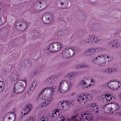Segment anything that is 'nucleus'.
I'll return each mask as SVG.
<instances>
[{"label": "nucleus", "mask_w": 121, "mask_h": 121, "mask_svg": "<svg viewBox=\"0 0 121 121\" xmlns=\"http://www.w3.org/2000/svg\"><path fill=\"white\" fill-rule=\"evenodd\" d=\"M56 88L55 86L51 87H47L43 89L41 93L36 98V100L38 101H40L42 99H45L43 101L42 105H41L38 108L42 107L43 106L46 107L49 105L53 101L54 98L52 97L54 94Z\"/></svg>", "instance_id": "obj_1"}, {"label": "nucleus", "mask_w": 121, "mask_h": 121, "mask_svg": "<svg viewBox=\"0 0 121 121\" xmlns=\"http://www.w3.org/2000/svg\"><path fill=\"white\" fill-rule=\"evenodd\" d=\"M75 73L76 75L77 74H80V73L71 72L67 74L64 78V81H65L67 84V88L63 87L64 83V81H62L60 83L58 86V92L60 93H66L67 91H69L74 86V84L72 80L75 77Z\"/></svg>", "instance_id": "obj_2"}, {"label": "nucleus", "mask_w": 121, "mask_h": 121, "mask_svg": "<svg viewBox=\"0 0 121 121\" xmlns=\"http://www.w3.org/2000/svg\"><path fill=\"white\" fill-rule=\"evenodd\" d=\"M121 86V82L116 79H112L108 81L106 83L102 86L103 88H109L112 91H115L120 88Z\"/></svg>", "instance_id": "obj_3"}, {"label": "nucleus", "mask_w": 121, "mask_h": 121, "mask_svg": "<svg viewBox=\"0 0 121 121\" xmlns=\"http://www.w3.org/2000/svg\"><path fill=\"white\" fill-rule=\"evenodd\" d=\"M110 58L109 56H106L105 54H100L97 56L93 60V61L95 65L99 67L105 66L107 62L106 58Z\"/></svg>", "instance_id": "obj_4"}, {"label": "nucleus", "mask_w": 121, "mask_h": 121, "mask_svg": "<svg viewBox=\"0 0 121 121\" xmlns=\"http://www.w3.org/2000/svg\"><path fill=\"white\" fill-rule=\"evenodd\" d=\"M78 101L80 102H83L85 103L87 101L90 100L92 98V95H85L83 94H80L77 95Z\"/></svg>", "instance_id": "obj_5"}, {"label": "nucleus", "mask_w": 121, "mask_h": 121, "mask_svg": "<svg viewBox=\"0 0 121 121\" xmlns=\"http://www.w3.org/2000/svg\"><path fill=\"white\" fill-rule=\"evenodd\" d=\"M22 81L19 80L16 82L14 86V92L16 93H20L24 91L25 87L22 83Z\"/></svg>", "instance_id": "obj_6"}, {"label": "nucleus", "mask_w": 121, "mask_h": 121, "mask_svg": "<svg viewBox=\"0 0 121 121\" xmlns=\"http://www.w3.org/2000/svg\"><path fill=\"white\" fill-rule=\"evenodd\" d=\"M49 47L48 48L47 50H50L51 52H53L58 51L61 48L62 44L60 42L54 43L49 44Z\"/></svg>", "instance_id": "obj_7"}, {"label": "nucleus", "mask_w": 121, "mask_h": 121, "mask_svg": "<svg viewBox=\"0 0 121 121\" xmlns=\"http://www.w3.org/2000/svg\"><path fill=\"white\" fill-rule=\"evenodd\" d=\"M72 52L74 54V50L70 48H67L63 49L60 54V56L62 58H68L70 56V53Z\"/></svg>", "instance_id": "obj_8"}, {"label": "nucleus", "mask_w": 121, "mask_h": 121, "mask_svg": "<svg viewBox=\"0 0 121 121\" xmlns=\"http://www.w3.org/2000/svg\"><path fill=\"white\" fill-rule=\"evenodd\" d=\"M79 117L80 121H92L93 119L91 115L88 113H82Z\"/></svg>", "instance_id": "obj_9"}, {"label": "nucleus", "mask_w": 121, "mask_h": 121, "mask_svg": "<svg viewBox=\"0 0 121 121\" xmlns=\"http://www.w3.org/2000/svg\"><path fill=\"white\" fill-rule=\"evenodd\" d=\"M59 104L60 105L62 108L64 109L65 108L67 110L69 108L71 107L73 104V102L71 100H66L61 101L59 103Z\"/></svg>", "instance_id": "obj_10"}, {"label": "nucleus", "mask_w": 121, "mask_h": 121, "mask_svg": "<svg viewBox=\"0 0 121 121\" xmlns=\"http://www.w3.org/2000/svg\"><path fill=\"white\" fill-rule=\"evenodd\" d=\"M87 108L91 109L95 113H98L99 111V107L95 103H90L87 106Z\"/></svg>", "instance_id": "obj_11"}, {"label": "nucleus", "mask_w": 121, "mask_h": 121, "mask_svg": "<svg viewBox=\"0 0 121 121\" xmlns=\"http://www.w3.org/2000/svg\"><path fill=\"white\" fill-rule=\"evenodd\" d=\"M95 81L92 79L91 80V84H86V82L84 80H81L78 83V84L82 88H87L88 87L94 84Z\"/></svg>", "instance_id": "obj_12"}, {"label": "nucleus", "mask_w": 121, "mask_h": 121, "mask_svg": "<svg viewBox=\"0 0 121 121\" xmlns=\"http://www.w3.org/2000/svg\"><path fill=\"white\" fill-rule=\"evenodd\" d=\"M95 50L93 48H88L84 51V53L86 56L93 57L96 53Z\"/></svg>", "instance_id": "obj_13"}, {"label": "nucleus", "mask_w": 121, "mask_h": 121, "mask_svg": "<svg viewBox=\"0 0 121 121\" xmlns=\"http://www.w3.org/2000/svg\"><path fill=\"white\" fill-rule=\"evenodd\" d=\"M16 26L19 27L22 30H24L26 28L27 24L26 22H18L16 23Z\"/></svg>", "instance_id": "obj_14"}, {"label": "nucleus", "mask_w": 121, "mask_h": 121, "mask_svg": "<svg viewBox=\"0 0 121 121\" xmlns=\"http://www.w3.org/2000/svg\"><path fill=\"white\" fill-rule=\"evenodd\" d=\"M32 108V105L31 104H28L25 106V108L22 110L21 113L23 116L27 114L31 111Z\"/></svg>", "instance_id": "obj_15"}, {"label": "nucleus", "mask_w": 121, "mask_h": 121, "mask_svg": "<svg viewBox=\"0 0 121 121\" xmlns=\"http://www.w3.org/2000/svg\"><path fill=\"white\" fill-rule=\"evenodd\" d=\"M99 100H102L103 99V101L104 100L105 98V99L106 101H110L111 100H112V99H114V97L112 95H111L110 94H106L105 95H102L100 97H99Z\"/></svg>", "instance_id": "obj_16"}, {"label": "nucleus", "mask_w": 121, "mask_h": 121, "mask_svg": "<svg viewBox=\"0 0 121 121\" xmlns=\"http://www.w3.org/2000/svg\"><path fill=\"white\" fill-rule=\"evenodd\" d=\"M11 80L12 81H15L18 80L19 79V76L16 71H14L13 73L12 72L10 76Z\"/></svg>", "instance_id": "obj_17"}, {"label": "nucleus", "mask_w": 121, "mask_h": 121, "mask_svg": "<svg viewBox=\"0 0 121 121\" xmlns=\"http://www.w3.org/2000/svg\"><path fill=\"white\" fill-rule=\"evenodd\" d=\"M26 121H48L46 117H44L43 116L40 118H39L37 120L34 117H30Z\"/></svg>", "instance_id": "obj_18"}, {"label": "nucleus", "mask_w": 121, "mask_h": 121, "mask_svg": "<svg viewBox=\"0 0 121 121\" xmlns=\"http://www.w3.org/2000/svg\"><path fill=\"white\" fill-rule=\"evenodd\" d=\"M91 35L88 36L86 39H83L80 41V43L81 44H85L87 43H91Z\"/></svg>", "instance_id": "obj_19"}, {"label": "nucleus", "mask_w": 121, "mask_h": 121, "mask_svg": "<svg viewBox=\"0 0 121 121\" xmlns=\"http://www.w3.org/2000/svg\"><path fill=\"white\" fill-rule=\"evenodd\" d=\"M38 86V83L36 82H35L34 81L30 84V91H33L34 90H35V88Z\"/></svg>", "instance_id": "obj_20"}, {"label": "nucleus", "mask_w": 121, "mask_h": 121, "mask_svg": "<svg viewBox=\"0 0 121 121\" xmlns=\"http://www.w3.org/2000/svg\"><path fill=\"white\" fill-rule=\"evenodd\" d=\"M53 18V16L51 14L49 16H47L45 17V22L46 23H50L52 21Z\"/></svg>", "instance_id": "obj_21"}, {"label": "nucleus", "mask_w": 121, "mask_h": 121, "mask_svg": "<svg viewBox=\"0 0 121 121\" xmlns=\"http://www.w3.org/2000/svg\"><path fill=\"white\" fill-rule=\"evenodd\" d=\"M111 69L110 68H108L104 69L102 71L103 73H106L107 75H109L112 74Z\"/></svg>", "instance_id": "obj_22"}, {"label": "nucleus", "mask_w": 121, "mask_h": 121, "mask_svg": "<svg viewBox=\"0 0 121 121\" xmlns=\"http://www.w3.org/2000/svg\"><path fill=\"white\" fill-rule=\"evenodd\" d=\"M112 110L113 112L116 111L118 110L119 107L117 104L114 103L112 104Z\"/></svg>", "instance_id": "obj_23"}, {"label": "nucleus", "mask_w": 121, "mask_h": 121, "mask_svg": "<svg viewBox=\"0 0 121 121\" xmlns=\"http://www.w3.org/2000/svg\"><path fill=\"white\" fill-rule=\"evenodd\" d=\"M102 108H103L104 109H105V108H106L108 110L111 111L112 110V104H108L104 106H103Z\"/></svg>", "instance_id": "obj_24"}, {"label": "nucleus", "mask_w": 121, "mask_h": 121, "mask_svg": "<svg viewBox=\"0 0 121 121\" xmlns=\"http://www.w3.org/2000/svg\"><path fill=\"white\" fill-rule=\"evenodd\" d=\"M60 2L61 6H64L65 7L67 6L68 2L67 0H60Z\"/></svg>", "instance_id": "obj_25"}, {"label": "nucleus", "mask_w": 121, "mask_h": 121, "mask_svg": "<svg viewBox=\"0 0 121 121\" xmlns=\"http://www.w3.org/2000/svg\"><path fill=\"white\" fill-rule=\"evenodd\" d=\"M60 112L59 111L58 109L54 110L52 112V117H55L56 116L57 114L58 115L60 114Z\"/></svg>", "instance_id": "obj_26"}, {"label": "nucleus", "mask_w": 121, "mask_h": 121, "mask_svg": "<svg viewBox=\"0 0 121 121\" xmlns=\"http://www.w3.org/2000/svg\"><path fill=\"white\" fill-rule=\"evenodd\" d=\"M20 64L22 66L25 67L28 65L29 64V63L27 60H24L22 61Z\"/></svg>", "instance_id": "obj_27"}, {"label": "nucleus", "mask_w": 121, "mask_h": 121, "mask_svg": "<svg viewBox=\"0 0 121 121\" xmlns=\"http://www.w3.org/2000/svg\"><path fill=\"white\" fill-rule=\"evenodd\" d=\"M94 42L97 43L100 41L101 39L99 38L94 36Z\"/></svg>", "instance_id": "obj_28"}, {"label": "nucleus", "mask_w": 121, "mask_h": 121, "mask_svg": "<svg viewBox=\"0 0 121 121\" xmlns=\"http://www.w3.org/2000/svg\"><path fill=\"white\" fill-rule=\"evenodd\" d=\"M50 78L52 83L55 82L57 79V78L54 76H52Z\"/></svg>", "instance_id": "obj_29"}, {"label": "nucleus", "mask_w": 121, "mask_h": 121, "mask_svg": "<svg viewBox=\"0 0 121 121\" xmlns=\"http://www.w3.org/2000/svg\"><path fill=\"white\" fill-rule=\"evenodd\" d=\"M94 48V49L95 50V53H96V52H99L103 50V48H102L97 47Z\"/></svg>", "instance_id": "obj_30"}, {"label": "nucleus", "mask_w": 121, "mask_h": 121, "mask_svg": "<svg viewBox=\"0 0 121 121\" xmlns=\"http://www.w3.org/2000/svg\"><path fill=\"white\" fill-rule=\"evenodd\" d=\"M66 117H64L62 116H60L58 118V120L57 121H64L66 119Z\"/></svg>", "instance_id": "obj_31"}, {"label": "nucleus", "mask_w": 121, "mask_h": 121, "mask_svg": "<svg viewBox=\"0 0 121 121\" xmlns=\"http://www.w3.org/2000/svg\"><path fill=\"white\" fill-rule=\"evenodd\" d=\"M40 70L39 69H37L34 72H32L31 73V74H32V76H30L31 77H33L34 76V75L36 74L39 73L40 72Z\"/></svg>", "instance_id": "obj_32"}, {"label": "nucleus", "mask_w": 121, "mask_h": 121, "mask_svg": "<svg viewBox=\"0 0 121 121\" xmlns=\"http://www.w3.org/2000/svg\"><path fill=\"white\" fill-rule=\"evenodd\" d=\"M43 2H44V4L45 5V6L44 7V8H42V9H41V10L45 8V7H46V2H44V1L42 0L41 1H37L36 2V4H38V3H39L40 4H41Z\"/></svg>", "instance_id": "obj_33"}, {"label": "nucleus", "mask_w": 121, "mask_h": 121, "mask_svg": "<svg viewBox=\"0 0 121 121\" xmlns=\"http://www.w3.org/2000/svg\"><path fill=\"white\" fill-rule=\"evenodd\" d=\"M98 0H88L89 3L91 4H95L97 3Z\"/></svg>", "instance_id": "obj_34"}, {"label": "nucleus", "mask_w": 121, "mask_h": 121, "mask_svg": "<svg viewBox=\"0 0 121 121\" xmlns=\"http://www.w3.org/2000/svg\"><path fill=\"white\" fill-rule=\"evenodd\" d=\"M11 112H9L8 113H7L5 114V118L6 119H8L9 120L10 119H11V117H9V116L11 114Z\"/></svg>", "instance_id": "obj_35"}, {"label": "nucleus", "mask_w": 121, "mask_h": 121, "mask_svg": "<svg viewBox=\"0 0 121 121\" xmlns=\"http://www.w3.org/2000/svg\"><path fill=\"white\" fill-rule=\"evenodd\" d=\"M46 113V112L44 110H42L40 111L39 114V116H43Z\"/></svg>", "instance_id": "obj_36"}, {"label": "nucleus", "mask_w": 121, "mask_h": 121, "mask_svg": "<svg viewBox=\"0 0 121 121\" xmlns=\"http://www.w3.org/2000/svg\"><path fill=\"white\" fill-rule=\"evenodd\" d=\"M45 82L48 84H50L52 83L50 79V78L47 79L45 81Z\"/></svg>", "instance_id": "obj_37"}, {"label": "nucleus", "mask_w": 121, "mask_h": 121, "mask_svg": "<svg viewBox=\"0 0 121 121\" xmlns=\"http://www.w3.org/2000/svg\"><path fill=\"white\" fill-rule=\"evenodd\" d=\"M80 68H85L86 66V65L84 63H80Z\"/></svg>", "instance_id": "obj_38"}, {"label": "nucleus", "mask_w": 121, "mask_h": 121, "mask_svg": "<svg viewBox=\"0 0 121 121\" xmlns=\"http://www.w3.org/2000/svg\"><path fill=\"white\" fill-rule=\"evenodd\" d=\"M115 45L116 47H119L121 46V43H119L117 42L115 43Z\"/></svg>", "instance_id": "obj_39"}, {"label": "nucleus", "mask_w": 121, "mask_h": 121, "mask_svg": "<svg viewBox=\"0 0 121 121\" xmlns=\"http://www.w3.org/2000/svg\"><path fill=\"white\" fill-rule=\"evenodd\" d=\"M94 36L91 35V43L92 44L94 42Z\"/></svg>", "instance_id": "obj_40"}, {"label": "nucleus", "mask_w": 121, "mask_h": 121, "mask_svg": "<svg viewBox=\"0 0 121 121\" xmlns=\"http://www.w3.org/2000/svg\"><path fill=\"white\" fill-rule=\"evenodd\" d=\"M33 35L34 37H36L38 35V33L36 31L34 32H33Z\"/></svg>", "instance_id": "obj_41"}, {"label": "nucleus", "mask_w": 121, "mask_h": 121, "mask_svg": "<svg viewBox=\"0 0 121 121\" xmlns=\"http://www.w3.org/2000/svg\"><path fill=\"white\" fill-rule=\"evenodd\" d=\"M117 68H113L112 69H111L112 71L111 70V71L112 73V72H117Z\"/></svg>", "instance_id": "obj_42"}, {"label": "nucleus", "mask_w": 121, "mask_h": 121, "mask_svg": "<svg viewBox=\"0 0 121 121\" xmlns=\"http://www.w3.org/2000/svg\"><path fill=\"white\" fill-rule=\"evenodd\" d=\"M76 118V117L75 116H73L71 118H70V119H69V120H69L70 121L72 120L73 121L75 120Z\"/></svg>", "instance_id": "obj_43"}, {"label": "nucleus", "mask_w": 121, "mask_h": 121, "mask_svg": "<svg viewBox=\"0 0 121 121\" xmlns=\"http://www.w3.org/2000/svg\"><path fill=\"white\" fill-rule=\"evenodd\" d=\"M80 64H77L75 65V67L76 69H79L80 68Z\"/></svg>", "instance_id": "obj_44"}, {"label": "nucleus", "mask_w": 121, "mask_h": 121, "mask_svg": "<svg viewBox=\"0 0 121 121\" xmlns=\"http://www.w3.org/2000/svg\"><path fill=\"white\" fill-rule=\"evenodd\" d=\"M115 42L114 41L110 43V46L112 47H114V45H115Z\"/></svg>", "instance_id": "obj_45"}, {"label": "nucleus", "mask_w": 121, "mask_h": 121, "mask_svg": "<svg viewBox=\"0 0 121 121\" xmlns=\"http://www.w3.org/2000/svg\"><path fill=\"white\" fill-rule=\"evenodd\" d=\"M75 94L74 92H72L69 95V96L70 97H71L73 96Z\"/></svg>", "instance_id": "obj_46"}, {"label": "nucleus", "mask_w": 121, "mask_h": 121, "mask_svg": "<svg viewBox=\"0 0 121 121\" xmlns=\"http://www.w3.org/2000/svg\"><path fill=\"white\" fill-rule=\"evenodd\" d=\"M119 97L120 99L121 100V92L119 94Z\"/></svg>", "instance_id": "obj_47"}, {"label": "nucleus", "mask_w": 121, "mask_h": 121, "mask_svg": "<svg viewBox=\"0 0 121 121\" xmlns=\"http://www.w3.org/2000/svg\"><path fill=\"white\" fill-rule=\"evenodd\" d=\"M1 18L0 17V25L1 24Z\"/></svg>", "instance_id": "obj_48"}, {"label": "nucleus", "mask_w": 121, "mask_h": 121, "mask_svg": "<svg viewBox=\"0 0 121 121\" xmlns=\"http://www.w3.org/2000/svg\"><path fill=\"white\" fill-rule=\"evenodd\" d=\"M12 113L13 115L14 116V118H15V114H14L13 112H12Z\"/></svg>", "instance_id": "obj_49"}, {"label": "nucleus", "mask_w": 121, "mask_h": 121, "mask_svg": "<svg viewBox=\"0 0 121 121\" xmlns=\"http://www.w3.org/2000/svg\"><path fill=\"white\" fill-rule=\"evenodd\" d=\"M6 17H7L6 16L5 17H4V19L5 21V20H6Z\"/></svg>", "instance_id": "obj_50"}, {"label": "nucleus", "mask_w": 121, "mask_h": 121, "mask_svg": "<svg viewBox=\"0 0 121 121\" xmlns=\"http://www.w3.org/2000/svg\"><path fill=\"white\" fill-rule=\"evenodd\" d=\"M23 81L24 82L26 83V80L25 79H24L23 80Z\"/></svg>", "instance_id": "obj_51"}, {"label": "nucleus", "mask_w": 121, "mask_h": 121, "mask_svg": "<svg viewBox=\"0 0 121 121\" xmlns=\"http://www.w3.org/2000/svg\"><path fill=\"white\" fill-rule=\"evenodd\" d=\"M32 73H32H31V74L30 75V77H30V76H32V74H31V73Z\"/></svg>", "instance_id": "obj_52"}, {"label": "nucleus", "mask_w": 121, "mask_h": 121, "mask_svg": "<svg viewBox=\"0 0 121 121\" xmlns=\"http://www.w3.org/2000/svg\"><path fill=\"white\" fill-rule=\"evenodd\" d=\"M2 88V86H0V88Z\"/></svg>", "instance_id": "obj_53"}, {"label": "nucleus", "mask_w": 121, "mask_h": 121, "mask_svg": "<svg viewBox=\"0 0 121 121\" xmlns=\"http://www.w3.org/2000/svg\"><path fill=\"white\" fill-rule=\"evenodd\" d=\"M108 62H109L110 61V60H108Z\"/></svg>", "instance_id": "obj_54"}, {"label": "nucleus", "mask_w": 121, "mask_h": 121, "mask_svg": "<svg viewBox=\"0 0 121 121\" xmlns=\"http://www.w3.org/2000/svg\"><path fill=\"white\" fill-rule=\"evenodd\" d=\"M120 54L121 55V52H120Z\"/></svg>", "instance_id": "obj_55"}, {"label": "nucleus", "mask_w": 121, "mask_h": 121, "mask_svg": "<svg viewBox=\"0 0 121 121\" xmlns=\"http://www.w3.org/2000/svg\"><path fill=\"white\" fill-rule=\"evenodd\" d=\"M29 91H28V92H29Z\"/></svg>", "instance_id": "obj_56"}]
</instances>
